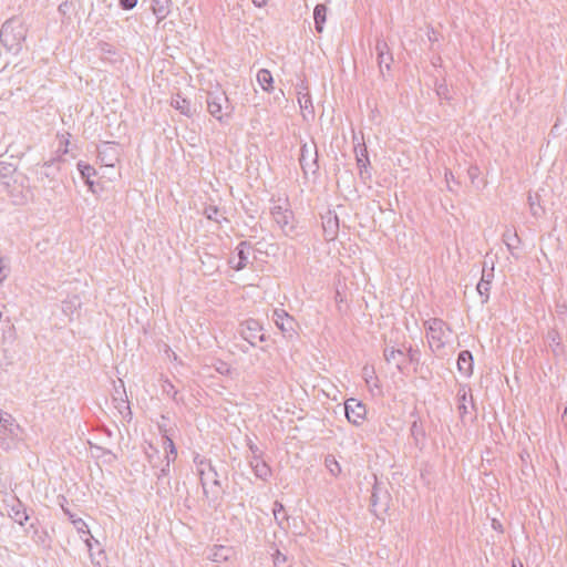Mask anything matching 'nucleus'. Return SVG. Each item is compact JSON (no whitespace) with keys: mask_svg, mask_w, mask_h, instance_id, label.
Returning <instances> with one entry per match:
<instances>
[{"mask_svg":"<svg viewBox=\"0 0 567 567\" xmlns=\"http://www.w3.org/2000/svg\"><path fill=\"white\" fill-rule=\"evenodd\" d=\"M136 4L137 0H121L122 8L126 10L133 9Z\"/></svg>","mask_w":567,"mask_h":567,"instance_id":"9b49d317","label":"nucleus"},{"mask_svg":"<svg viewBox=\"0 0 567 567\" xmlns=\"http://www.w3.org/2000/svg\"><path fill=\"white\" fill-rule=\"evenodd\" d=\"M254 2L258 6V7H261L265 4V0H254Z\"/></svg>","mask_w":567,"mask_h":567,"instance_id":"2eb2a0df","label":"nucleus"},{"mask_svg":"<svg viewBox=\"0 0 567 567\" xmlns=\"http://www.w3.org/2000/svg\"><path fill=\"white\" fill-rule=\"evenodd\" d=\"M208 110L210 114L217 117L218 120L223 118V109L220 104L216 102H208Z\"/></svg>","mask_w":567,"mask_h":567,"instance_id":"0eeeda50","label":"nucleus"},{"mask_svg":"<svg viewBox=\"0 0 567 567\" xmlns=\"http://www.w3.org/2000/svg\"><path fill=\"white\" fill-rule=\"evenodd\" d=\"M14 519L22 524L23 519H28V516H25L24 513L20 514L19 512H17Z\"/></svg>","mask_w":567,"mask_h":567,"instance_id":"f8f14e48","label":"nucleus"},{"mask_svg":"<svg viewBox=\"0 0 567 567\" xmlns=\"http://www.w3.org/2000/svg\"><path fill=\"white\" fill-rule=\"evenodd\" d=\"M81 173H82V176L85 177L87 179V183L90 185H92L91 182H89V178L91 177V175L94 173V169L89 166V165H84L83 168H81Z\"/></svg>","mask_w":567,"mask_h":567,"instance_id":"9d476101","label":"nucleus"},{"mask_svg":"<svg viewBox=\"0 0 567 567\" xmlns=\"http://www.w3.org/2000/svg\"><path fill=\"white\" fill-rule=\"evenodd\" d=\"M276 326L284 332H295V320L285 310L274 312Z\"/></svg>","mask_w":567,"mask_h":567,"instance_id":"20e7f679","label":"nucleus"},{"mask_svg":"<svg viewBox=\"0 0 567 567\" xmlns=\"http://www.w3.org/2000/svg\"><path fill=\"white\" fill-rule=\"evenodd\" d=\"M166 442H167V444L169 446L171 452L176 454V449H175V445H174L173 441L169 437H167Z\"/></svg>","mask_w":567,"mask_h":567,"instance_id":"ddd939ff","label":"nucleus"},{"mask_svg":"<svg viewBox=\"0 0 567 567\" xmlns=\"http://www.w3.org/2000/svg\"><path fill=\"white\" fill-rule=\"evenodd\" d=\"M513 567H524L520 560H513Z\"/></svg>","mask_w":567,"mask_h":567,"instance_id":"4468645a","label":"nucleus"},{"mask_svg":"<svg viewBox=\"0 0 567 567\" xmlns=\"http://www.w3.org/2000/svg\"><path fill=\"white\" fill-rule=\"evenodd\" d=\"M450 328L441 320H433L430 324L427 339L432 349L441 350L447 342Z\"/></svg>","mask_w":567,"mask_h":567,"instance_id":"f257e3e1","label":"nucleus"},{"mask_svg":"<svg viewBox=\"0 0 567 567\" xmlns=\"http://www.w3.org/2000/svg\"><path fill=\"white\" fill-rule=\"evenodd\" d=\"M313 16L317 31L322 32L323 24L327 20V7L324 4L316 6Z\"/></svg>","mask_w":567,"mask_h":567,"instance_id":"423d86ee","label":"nucleus"},{"mask_svg":"<svg viewBox=\"0 0 567 567\" xmlns=\"http://www.w3.org/2000/svg\"><path fill=\"white\" fill-rule=\"evenodd\" d=\"M457 370L464 377H471L474 371V360L470 351H461L457 358Z\"/></svg>","mask_w":567,"mask_h":567,"instance_id":"7ed1b4c3","label":"nucleus"},{"mask_svg":"<svg viewBox=\"0 0 567 567\" xmlns=\"http://www.w3.org/2000/svg\"><path fill=\"white\" fill-rule=\"evenodd\" d=\"M238 257H239V261L236 265H234V269H236V270H240V269L245 268L247 265V257L245 256L244 248H239Z\"/></svg>","mask_w":567,"mask_h":567,"instance_id":"6e6552de","label":"nucleus"},{"mask_svg":"<svg viewBox=\"0 0 567 567\" xmlns=\"http://www.w3.org/2000/svg\"><path fill=\"white\" fill-rule=\"evenodd\" d=\"M326 463L331 473H333V474L340 473V465L334 458H327Z\"/></svg>","mask_w":567,"mask_h":567,"instance_id":"1a4fd4ad","label":"nucleus"},{"mask_svg":"<svg viewBox=\"0 0 567 567\" xmlns=\"http://www.w3.org/2000/svg\"><path fill=\"white\" fill-rule=\"evenodd\" d=\"M344 412L347 420L355 426L363 424L368 415L365 405L354 398L344 402Z\"/></svg>","mask_w":567,"mask_h":567,"instance_id":"f03ea898","label":"nucleus"},{"mask_svg":"<svg viewBox=\"0 0 567 567\" xmlns=\"http://www.w3.org/2000/svg\"><path fill=\"white\" fill-rule=\"evenodd\" d=\"M257 81L262 90L270 92L274 89V78L269 70L262 69L257 73Z\"/></svg>","mask_w":567,"mask_h":567,"instance_id":"39448f33","label":"nucleus"}]
</instances>
